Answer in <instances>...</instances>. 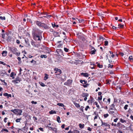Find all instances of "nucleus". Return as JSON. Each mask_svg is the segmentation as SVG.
<instances>
[{
	"instance_id": "obj_5",
	"label": "nucleus",
	"mask_w": 133,
	"mask_h": 133,
	"mask_svg": "<svg viewBox=\"0 0 133 133\" xmlns=\"http://www.w3.org/2000/svg\"><path fill=\"white\" fill-rule=\"evenodd\" d=\"M54 70L55 71V75H59L62 73L61 70L57 68H55L54 69Z\"/></svg>"
},
{
	"instance_id": "obj_22",
	"label": "nucleus",
	"mask_w": 133,
	"mask_h": 133,
	"mask_svg": "<svg viewBox=\"0 0 133 133\" xmlns=\"http://www.w3.org/2000/svg\"><path fill=\"white\" fill-rule=\"evenodd\" d=\"M74 105L77 108H78L80 107V106L79 104L77 103L76 102H74Z\"/></svg>"
},
{
	"instance_id": "obj_57",
	"label": "nucleus",
	"mask_w": 133,
	"mask_h": 133,
	"mask_svg": "<svg viewBox=\"0 0 133 133\" xmlns=\"http://www.w3.org/2000/svg\"><path fill=\"white\" fill-rule=\"evenodd\" d=\"M7 119H8L7 118L5 117L4 120V122H5V123H6L7 122L6 120Z\"/></svg>"
},
{
	"instance_id": "obj_27",
	"label": "nucleus",
	"mask_w": 133,
	"mask_h": 133,
	"mask_svg": "<svg viewBox=\"0 0 133 133\" xmlns=\"http://www.w3.org/2000/svg\"><path fill=\"white\" fill-rule=\"evenodd\" d=\"M80 128L81 129H83L84 128V124H80L79 125Z\"/></svg>"
},
{
	"instance_id": "obj_24",
	"label": "nucleus",
	"mask_w": 133,
	"mask_h": 133,
	"mask_svg": "<svg viewBox=\"0 0 133 133\" xmlns=\"http://www.w3.org/2000/svg\"><path fill=\"white\" fill-rule=\"evenodd\" d=\"M49 113L50 114H56V111H53V110H51V111H50L49 112Z\"/></svg>"
},
{
	"instance_id": "obj_11",
	"label": "nucleus",
	"mask_w": 133,
	"mask_h": 133,
	"mask_svg": "<svg viewBox=\"0 0 133 133\" xmlns=\"http://www.w3.org/2000/svg\"><path fill=\"white\" fill-rule=\"evenodd\" d=\"M35 23L37 25L39 26H42V24H43V23H42V22L38 21H35Z\"/></svg>"
},
{
	"instance_id": "obj_52",
	"label": "nucleus",
	"mask_w": 133,
	"mask_h": 133,
	"mask_svg": "<svg viewBox=\"0 0 133 133\" xmlns=\"http://www.w3.org/2000/svg\"><path fill=\"white\" fill-rule=\"evenodd\" d=\"M0 63L3 65H5L6 64L5 63L2 61H0Z\"/></svg>"
},
{
	"instance_id": "obj_46",
	"label": "nucleus",
	"mask_w": 133,
	"mask_h": 133,
	"mask_svg": "<svg viewBox=\"0 0 133 133\" xmlns=\"http://www.w3.org/2000/svg\"><path fill=\"white\" fill-rule=\"evenodd\" d=\"M18 60L19 61V63H21V58L20 57H18L17 58Z\"/></svg>"
},
{
	"instance_id": "obj_39",
	"label": "nucleus",
	"mask_w": 133,
	"mask_h": 133,
	"mask_svg": "<svg viewBox=\"0 0 133 133\" xmlns=\"http://www.w3.org/2000/svg\"><path fill=\"white\" fill-rule=\"evenodd\" d=\"M129 59L131 61H132L133 59L132 58V56H131L129 57Z\"/></svg>"
},
{
	"instance_id": "obj_41",
	"label": "nucleus",
	"mask_w": 133,
	"mask_h": 133,
	"mask_svg": "<svg viewBox=\"0 0 133 133\" xmlns=\"http://www.w3.org/2000/svg\"><path fill=\"white\" fill-rule=\"evenodd\" d=\"M125 128V126L124 125L122 124L120 128H121L123 129H124Z\"/></svg>"
},
{
	"instance_id": "obj_45",
	"label": "nucleus",
	"mask_w": 133,
	"mask_h": 133,
	"mask_svg": "<svg viewBox=\"0 0 133 133\" xmlns=\"http://www.w3.org/2000/svg\"><path fill=\"white\" fill-rule=\"evenodd\" d=\"M3 131H6L8 132H9L8 130L7 129H3L2 130V132Z\"/></svg>"
},
{
	"instance_id": "obj_44",
	"label": "nucleus",
	"mask_w": 133,
	"mask_h": 133,
	"mask_svg": "<svg viewBox=\"0 0 133 133\" xmlns=\"http://www.w3.org/2000/svg\"><path fill=\"white\" fill-rule=\"evenodd\" d=\"M64 50L65 52H68L69 51V49L66 48H64Z\"/></svg>"
},
{
	"instance_id": "obj_37",
	"label": "nucleus",
	"mask_w": 133,
	"mask_h": 133,
	"mask_svg": "<svg viewBox=\"0 0 133 133\" xmlns=\"http://www.w3.org/2000/svg\"><path fill=\"white\" fill-rule=\"evenodd\" d=\"M124 26V25H122L121 24H119L118 25V26L119 27L118 28H122Z\"/></svg>"
},
{
	"instance_id": "obj_19",
	"label": "nucleus",
	"mask_w": 133,
	"mask_h": 133,
	"mask_svg": "<svg viewBox=\"0 0 133 133\" xmlns=\"http://www.w3.org/2000/svg\"><path fill=\"white\" fill-rule=\"evenodd\" d=\"M81 75H83L85 77H88V73H81Z\"/></svg>"
},
{
	"instance_id": "obj_50",
	"label": "nucleus",
	"mask_w": 133,
	"mask_h": 133,
	"mask_svg": "<svg viewBox=\"0 0 133 133\" xmlns=\"http://www.w3.org/2000/svg\"><path fill=\"white\" fill-rule=\"evenodd\" d=\"M88 105H87L86 106V107L85 108V110L86 111H87L88 109H90Z\"/></svg>"
},
{
	"instance_id": "obj_2",
	"label": "nucleus",
	"mask_w": 133,
	"mask_h": 133,
	"mask_svg": "<svg viewBox=\"0 0 133 133\" xmlns=\"http://www.w3.org/2000/svg\"><path fill=\"white\" fill-rule=\"evenodd\" d=\"M10 51L13 54H15L17 56H19L20 54L19 52H18V50L16 48L14 47H9Z\"/></svg>"
},
{
	"instance_id": "obj_38",
	"label": "nucleus",
	"mask_w": 133,
	"mask_h": 133,
	"mask_svg": "<svg viewBox=\"0 0 133 133\" xmlns=\"http://www.w3.org/2000/svg\"><path fill=\"white\" fill-rule=\"evenodd\" d=\"M57 128H54L52 130L54 131L55 133H56L57 132Z\"/></svg>"
},
{
	"instance_id": "obj_32",
	"label": "nucleus",
	"mask_w": 133,
	"mask_h": 133,
	"mask_svg": "<svg viewBox=\"0 0 133 133\" xmlns=\"http://www.w3.org/2000/svg\"><path fill=\"white\" fill-rule=\"evenodd\" d=\"M25 41L26 43L29 45V40L28 39H26L25 40Z\"/></svg>"
},
{
	"instance_id": "obj_17",
	"label": "nucleus",
	"mask_w": 133,
	"mask_h": 133,
	"mask_svg": "<svg viewBox=\"0 0 133 133\" xmlns=\"http://www.w3.org/2000/svg\"><path fill=\"white\" fill-rule=\"evenodd\" d=\"M7 51H3L2 53V55L3 56H5L7 55Z\"/></svg>"
},
{
	"instance_id": "obj_42",
	"label": "nucleus",
	"mask_w": 133,
	"mask_h": 133,
	"mask_svg": "<svg viewBox=\"0 0 133 133\" xmlns=\"http://www.w3.org/2000/svg\"><path fill=\"white\" fill-rule=\"evenodd\" d=\"M46 128H49V130H52L53 129V128H52L51 127H49V126H48V125L46 126Z\"/></svg>"
},
{
	"instance_id": "obj_64",
	"label": "nucleus",
	"mask_w": 133,
	"mask_h": 133,
	"mask_svg": "<svg viewBox=\"0 0 133 133\" xmlns=\"http://www.w3.org/2000/svg\"><path fill=\"white\" fill-rule=\"evenodd\" d=\"M16 43L17 44H19L20 43V42L18 40H17L16 41Z\"/></svg>"
},
{
	"instance_id": "obj_9",
	"label": "nucleus",
	"mask_w": 133,
	"mask_h": 133,
	"mask_svg": "<svg viewBox=\"0 0 133 133\" xmlns=\"http://www.w3.org/2000/svg\"><path fill=\"white\" fill-rule=\"evenodd\" d=\"M20 82V80L19 77H17L15 80L12 81V82L15 84H17Z\"/></svg>"
},
{
	"instance_id": "obj_26",
	"label": "nucleus",
	"mask_w": 133,
	"mask_h": 133,
	"mask_svg": "<svg viewBox=\"0 0 133 133\" xmlns=\"http://www.w3.org/2000/svg\"><path fill=\"white\" fill-rule=\"evenodd\" d=\"M57 121L59 123H60L61 122V121L60 120V118L59 116H58L57 117Z\"/></svg>"
},
{
	"instance_id": "obj_3",
	"label": "nucleus",
	"mask_w": 133,
	"mask_h": 133,
	"mask_svg": "<svg viewBox=\"0 0 133 133\" xmlns=\"http://www.w3.org/2000/svg\"><path fill=\"white\" fill-rule=\"evenodd\" d=\"M11 111L15 114L17 115H22V111L21 109H14L11 110Z\"/></svg>"
},
{
	"instance_id": "obj_59",
	"label": "nucleus",
	"mask_w": 133,
	"mask_h": 133,
	"mask_svg": "<svg viewBox=\"0 0 133 133\" xmlns=\"http://www.w3.org/2000/svg\"><path fill=\"white\" fill-rule=\"evenodd\" d=\"M99 117V115H96L95 117L94 118V120H95L97 118V117Z\"/></svg>"
},
{
	"instance_id": "obj_23",
	"label": "nucleus",
	"mask_w": 133,
	"mask_h": 133,
	"mask_svg": "<svg viewBox=\"0 0 133 133\" xmlns=\"http://www.w3.org/2000/svg\"><path fill=\"white\" fill-rule=\"evenodd\" d=\"M45 76L44 77V79L45 80H46L47 79H48V75L46 74H45Z\"/></svg>"
},
{
	"instance_id": "obj_62",
	"label": "nucleus",
	"mask_w": 133,
	"mask_h": 133,
	"mask_svg": "<svg viewBox=\"0 0 133 133\" xmlns=\"http://www.w3.org/2000/svg\"><path fill=\"white\" fill-rule=\"evenodd\" d=\"M34 62L35 63H36V61H34V60L33 59H32V61H30V62L31 63H32Z\"/></svg>"
},
{
	"instance_id": "obj_10",
	"label": "nucleus",
	"mask_w": 133,
	"mask_h": 133,
	"mask_svg": "<svg viewBox=\"0 0 133 133\" xmlns=\"http://www.w3.org/2000/svg\"><path fill=\"white\" fill-rule=\"evenodd\" d=\"M110 108L109 110H116L115 107V105H114V103L112 104L110 106Z\"/></svg>"
},
{
	"instance_id": "obj_21",
	"label": "nucleus",
	"mask_w": 133,
	"mask_h": 133,
	"mask_svg": "<svg viewBox=\"0 0 133 133\" xmlns=\"http://www.w3.org/2000/svg\"><path fill=\"white\" fill-rule=\"evenodd\" d=\"M80 81L81 83L83 84H86L87 83V81L84 80H81Z\"/></svg>"
},
{
	"instance_id": "obj_15",
	"label": "nucleus",
	"mask_w": 133,
	"mask_h": 133,
	"mask_svg": "<svg viewBox=\"0 0 133 133\" xmlns=\"http://www.w3.org/2000/svg\"><path fill=\"white\" fill-rule=\"evenodd\" d=\"M51 24H52V26L54 28H57L59 26L57 24L56 25L55 22H53V23H52Z\"/></svg>"
},
{
	"instance_id": "obj_40",
	"label": "nucleus",
	"mask_w": 133,
	"mask_h": 133,
	"mask_svg": "<svg viewBox=\"0 0 133 133\" xmlns=\"http://www.w3.org/2000/svg\"><path fill=\"white\" fill-rule=\"evenodd\" d=\"M94 104L96 105V107L97 108H99V105L98 104L97 102H95Z\"/></svg>"
},
{
	"instance_id": "obj_4",
	"label": "nucleus",
	"mask_w": 133,
	"mask_h": 133,
	"mask_svg": "<svg viewBox=\"0 0 133 133\" xmlns=\"http://www.w3.org/2000/svg\"><path fill=\"white\" fill-rule=\"evenodd\" d=\"M109 112L110 114L112 115L114 117H116V116L117 115V111L116 110H109Z\"/></svg>"
},
{
	"instance_id": "obj_35",
	"label": "nucleus",
	"mask_w": 133,
	"mask_h": 133,
	"mask_svg": "<svg viewBox=\"0 0 133 133\" xmlns=\"http://www.w3.org/2000/svg\"><path fill=\"white\" fill-rule=\"evenodd\" d=\"M39 83L40 84V85L42 87H44L45 86V84L44 83H42V82H39Z\"/></svg>"
},
{
	"instance_id": "obj_56",
	"label": "nucleus",
	"mask_w": 133,
	"mask_h": 133,
	"mask_svg": "<svg viewBox=\"0 0 133 133\" xmlns=\"http://www.w3.org/2000/svg\"><path fill=\"white\" fill-rule=\"evenodd\" d=\"M11 97V95L10 94H8V95H7V97L8 98H9V97Z\"/></svg>"
},
{
	"instance_id": "obj_6",
	"label": "nucleus",
	"mask_w": 133,
	"mask_h": 133,
	"mask_svg": "<svg viewBox=\"0 0 133 133\" xmlns=\"http://www.w3.org/2000/svg\"><path fill=\"white\" fill-rule=\"evenodd\" d=\"M103 101L105 104L109 105L110 104V99L109 98L108 99L104 98L103 99Z\"/></svg>"
},
{
	"instance_id": "obj_36",
	"label": "nucleus",
	"mask_w": 133,
	"mask_h": 133,
	"mask_svg": "<svg viewBox=\"0 0 133 133\" xmlns=\"http://www.w3.org/2000/svg\"><path fill=\"white\" fill-rule=\"evenodd\" d=\"M21 119V118H18L15 121L16 122H20V120Z\"/></svg>"
},
{
	"instance_id": "obj_16",
	"label": "nucleus",
	"mask_w": 133,
	"mask_h": 133,
	"mask_svg": "<svg viewBox=\"0 0 133 133\" xmlns=\"http://www.w3.org/2000/svg\"><path fill=\"white\" fill-rule=\"evenodd\" d=\"M83 97H87L89 96V94L88 93H83L81 95Z\"/></svg>"
},
{
	"instance_id": "obj_25",
	"label": "nucleus",
	"mask_w": 133,
	"mask_h": 133,
	"mask_svg": "<svg viewBox=\"0 0 133 133\" xmlns=\"http://www.w3.org/2000/svg\"><path fill=\"white\" fill-rule=\"evenodd\" d=\"M0 19L1 20H5L6 19V18L5 16H0Z\"/></svg>"
},
{
	"instance_id": "obj_48",
	"label": "nucleus",
	"mask_w": 133,
	"mask_h": 133,
	"mask_svg": "<svg viewBox=\"0 0 133 133\" xmlns=\"http://www.w3.org/2000/svg\"><path fill=\"white\" fill-rule=\"evenodd\" d=\"M108 42L107 41H105L104 42V45L105 46H107L108 45Z\"/></svg>"
},
{
	"instance_id": "obj_53",
	"label": "nucleus",
	"mask_w": 133,
	"mask_h": 133,
	"mask_svg": "<svg viewBox=\"0 0 133 133\" xmlns=\"http://www.w3.org/2000/svg\"><path fill=\"white\" fill-rule=\"evenodd\" d=\"M102 98V96L101 95L98 97V99L99 100H101Z\"/></svg>"
},
{
	"instance_id": "obj_31",
	"label": "nucleus",
	"mask_w": 133,
	"mask_h": 133,
	"mask_svg": "<svg viewBox=\"0 0 133 133\" xmlns=\"http://www.w3.org/2000/svg\"><path fill=\"white\" fill-rule=\"evenodd\" d=\"M40 57L42 58H46L47 56L46 55H42Z\"/></svg>"
},
{
	"instance_id": "obj_29",
	"label": "nucleus",
	"mask_w": 133,
	"mask_h": 133,
	"mask_svg": "<svg viewBox=\"0 0 133 133\" xmlns=\"http://www.w3.org/2000/svg\"><path fill=\"white\" fill-rule=\"evenodd\" d=\"M57 105L60 107H65V106L62 103H58L57 104Z\"/></svg>"
},
{
	"instance_id": "obj_30",
	"label": "nucleus",
	"mask_w": 133,
	"mask_h": 133,
	"mask_svg": "<svg viewBox=\"0 0 133 133\" xmlns=\"http://www.w3.org/2000/svg\"><path fill=\"white\" fill-rule=\"evenodd\" d=\"M78 22L79 23H81L82 22H84V19H78Z\"/></svg>"
},
{
	"instance_id": "obj_33",
	"label": "nucleus",
	"mask_w": 133,
	"mask_h": 133,
	"mask_svg": "<svg viewBox=\"0 0 133 133\" xmlns=\"http://www.w3.org/2000/svg\"><path fill=\"white\" fill-rule=\"evenodd\" d=\"M120 121L122 123H123L124 122H126V121L125 120H124L122 118H120Z\"/></svg>"
},
{
	"instance_id": "obj_54",
	"label": "nucleus",
	"mask_w": 133,
	"mask_h": 133,
	"mask_svg": "<svg viewBox=\"0 0 133 133\" xmlns=\"http://www.w3.org/2000/svg\"><path fill=\"white\" fill-rule=\"evenodd\" d=\"M62 44H59L58 45L57 47L58 48H61V47L62 46Z\"/></svg>"
},
{
	"instance_id": "obj_58",
	"label": "nucleus",
	"mask_w": 133,
	"mask_h": 133,
	"mask_svg": "<svg viewBox=\"0 0 133 133\" xmlns=\"http://www.w3.org/2000/svg\"><path fill=\"white\" fill-rule=\"evenodd\" d=\"M31 103L32 104H36L37 103V102H34V101H32L31 102Z\"/></svg>"
},
{
	"instance_id": "obj_20",
	"label": "nucleus",
	"mask_w": 133,
	"mask_h": 133,
	"mask_svg": "<svg viewBox=\"0 0 133 133\" xmlns=\"http://www.w3.org/2000/svg\"><path fill=\"white\" fill-rule=\"evenodd\" d=\"M90 65H93V66H90V68L92 69L95 68L94 66H95V64L91 62H90Z\"/></svg>"
},
{
	"instance_id": "obj_13",
	"label": "nucleus",
	"mask_w": 133,
	"mask_h": 133,
	"mask_svg": "<svg viewBox=\"0 0 133 133\" xmlns=\"http://www.w3.org/2000/svg\"><path fill=\"white\" fill-rule=\"evenodd\" d=\"M42 27H43L45 29H48L49 28V26L48 25L44 23H43Z\"/></svg>"
},
{
	"instance_id": "obj_43",
	"label": "nucleus",
	"mask_w": 133,
	"mask_h": 133,
	"mask_svg": "<svg viewBox=\"0 0 133 133\" xmlns=\"http://www.w3.org/2000/svg\"><path fill=\"white\" fill-rule=\"evenodd\" d=\"M109 116V115L108 114H105L103 116L104 118H106L108 117Z\"/></svg>"
},
{
	"instance_id": "obj_34",
	"label": "nucleus",
	"mask_w": 133,
	"mask_h": 133,
	"mask_svg": "<svg viewBox=\"0 0 133 133\" xmlns=\"http://www.w3.org/2000/svg\"><path fill=\"white\" fill-rule=\"evenodd\" d=\"M122 124L120 123V122H118L117 123V127L120 128Z\"/></svg>"
},
{
	"instance_id": "obj_61",
	"label": "nucleus",
	"mask_w": 133,
	"mask_h": 133,
	"mask_svg": "<svg viewBox=\"0 0 133 133\" xmlns=\"http://www.w3.org/2000/svg\"><path fill=\"white\" fill-rule=\"evenodd\" d=\"M8 94L7 93H4L3 94L4 96H7V95H8Z\"/></svg>"
},
{
	"instance_id": "obj_60",
	"label": "nucleus",
	"mask_w": 133,
	"mask_h": 133,
	"mask_svg": "<svg viewBox=\"0 0 133 133\" xmlns=\"http://www.w3.org/2000/svg\"><path fill=\"white\" fill-rule=\"evenodd\" d=\"M118 120V118H116V119H114V122H117V121Z\"/></svg>"
},
{
	"instance_id": "obj_12",
	"label": "nucleus",
	"mask_w": 133,
	"mask_h": 133,
	"mask_svg": "<svg viewBox=\"0 0 133 133\" xmlns=\"http://www.w3.org/2000/svg\"><path fill=\"white\" fill-rule=\"evenodd\" d=\"M91 54H95V52L96 50L94 49V48L93 47H91Z\"/></svg>"
},
{
	"instance_id": "obj_47",
	"label": "nucleus",
	"mask_w": 133,
	"mask_h": 133,
	"mask_svg": "<svg viewBox=\"0 0 133 133\" xmlns=\"http://www.w3.org/2000/svg\"><path fill=\"white\" fill-rule=\"evenodd\" d=\"M113 65H111L110 64H109L108 65V68H112L113 67Z\"/></svg>"
},
{
	"instance_id": "obj_7",
	"label": "nucleus",
	"mask_w": 133,
	"mask_h": 133,
	"mask_svg": "<svg viewBox=\"0 0 133 133\" xmlns=\"http://www.w3.org/2000/svg\"><path fill=\"white\" fill-rule=\"evenodd\" d=\"M72 83V80L69 79L66 82H65L64 83V85H66L68 86H70Z\"/></svg>"
},
{
	"instance_id": "obj_55",
	"label": "nucleus",
	"mask_w": 133,
	"mask_h": 133,
	"mask_svg": "<svg viewBox=\"0 0 133 133\" xmlns=\"http://www.w3.org/2000/svg\"><path fill=\"white\" fill-rule=\"evenodd\" d=\"M83 106H81V108L80 109V110L81 111H82L83 112Z\"/></svg>"
},
{
	"instance_id": "obj_1",
	"label": "nucleus",
	"mask_w": 133,
	"mask_h": 133,
	"mask_svg": "<svg viewBox=\"0 0 133 133\" xmlns=\"http://www.w3.org/2000/svg\"><path fill=\"white\" fill-rule=\"evenodd\" d=\"M32 35L34 39L36 41H41L42 38L41 30L38 29L34 30L32 31Z\"/></svg>"
},
{
	"instance_id": "obj_14",
	"label": "nucleus",
	"mask_w": 133,
	"mask_h": 133,
	"mask_svg": "<svg viewBox=\"0 0 133 133\" xmlns=\"http://www.w3.org/2000/svg\"><path fill=\"white\" fill-rule=\"evenodd\" d=\"M51 16H52L51 15H46V16H43L39 17L40 18L44 17L48 19L50 18Z\"/></svg>"
},
{
	"instance_id": "obj_18",
	"label": "nucleus",
	"mask_w": 133,
	"mask_h": 133,
	"mask_svg": "<svg viewBox=\"0 0 133 133\" xmlns=\"http://www.w3.org/2000/svg\"><path fill=\"white\" fill-rule=\"evenodd\" d=\"M16 74L14 72H12L10 75V77H12V79H14V76Z\"/></svg>"
},
{
	"instance_id": "obj_49",
	"label": "nucleus",
	"mask_w": 133,
	"mask_h": 133,
	"mask_svg": "<svg viewBox=\"0 0 133 133\" xmlns=\"http://www.w3.org/2000/svg\"><path fill=\"white\" fill-rule=\"evenodd\" d=\"M128 105H126L124 107V109L125 110H126L127 109V107H128Z\"/></svg>"
},
{
	"instance_id": "obj_63",
	"label": "nucleus",
	"mask_w": 133,
	"mask_h": 133,
	"mask_svg": "<svg viewBox=\"0 0 133 133\" xmlns=\"http://www.w3.org/2000/svg\"><path fill=\"white\" fill-rule=\"evenodd\" d=\"M38 129L42 131H44L43 130V129L42 128H38Z\"/></svg>"
},
{
	"instance_id": "obj_8",
	"label": "nucleus",
	"mask_w": 133,
	"mask_h": 133,
	"mask_svg": "<svg viewBox=\"0 0 133 133\" xmlns=\"http://www.w3.org/2000/svg\"><path fill=\"white\" fill-rule=\"evenodd\" d=\"M101 122H102V125H101L103 127L105 126L107 127H108L109 128H110V125L108 123H104L103 122L102 120H101Z\"/></svg>"
},
{
	"instance_id": "obj_28",
	"label": "nucleus",
	"mask_w": 133,
	"mask_h": 133,
	"mask_svg": "<svg viewBox=\"0 0 133 133\" xmlns=\"http://www.w3.org/2000/svg\"><path fill=\"white\" fill-rule=\"evenodd\" d=\"M97 64V66L99 68H102L103 67V65H100L99 63H98V62L96 63Z\"/></svg>"
},
{
	"instance_id": "obj_51",
	"label": "nucleus",
	"mask_w": 133,
	"mask_h": 133,
	"mask_svg": "<svg viewBox=\"0 0 133 133\" xmlns=\"http://www.w3.org/2000/svg\"><path fill=\"white\" fill-rule=\"evenodd\" d=\"M88 85V84H86L85 85H83V86L84 88H86L87 87Z\"/></svg>"
}]
</instances>
